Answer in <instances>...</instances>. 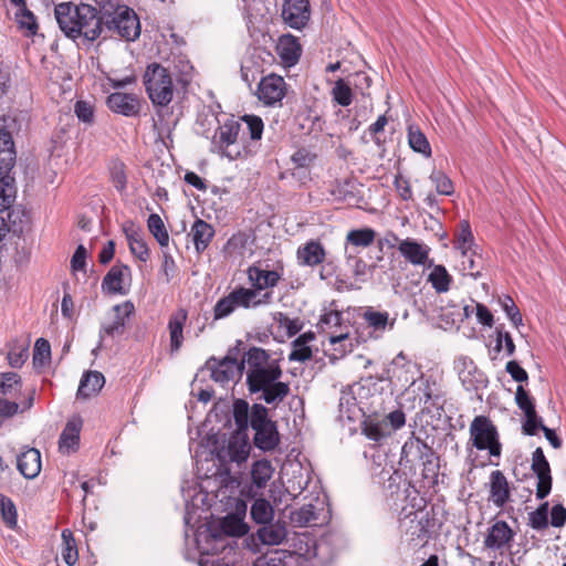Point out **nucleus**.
Instances as JSON below:
<instances>
[{
	"instance_id": "nucleus-36",
	"label": "nucleus",
	"mask_w": 566,
	"mask_h": 566,
	"mask_svg": "<svg viewBox=\"0 0 566 566\" xmlns=\"http://www.w3.org/2000/svg\"><path fill=\"white\" fill-rule=\"evenodd\" d=\"M248 275L256 292L259 290L276 286L281 279V274L277 271L263 270L256 265H252L248 269Z\"/></svg>"
},
{
	"instance_id": "nucleus-43",
	"label": "nucleus",
	"mask_w": 566,
	"mask_h": 566,
	"mask_svg": "<svg viewBox=\"0 0 566 566\" xmlns=\"http://www.w3.org/2000/svg\"><path fill=\"white\" fill-rule=\"evenodd\" d=\"M364 321L368 327L373 328L374 332H385L386 329H392L396 323V317L390 318L388 312L376 311L373 307H367L363 314Z\"/></svg>"
},
{
	"instance_id": "nucleus-18",
	"label": "nucleus",
	"mask_w": 566,
	"mask_h": 566,
	"mask_svg": "<svg viewBox=\"0 0 566 566\" xmlns=\"http://www.w3.org/2000/svg\"><path fill=\"white\" fill-rule=\"evenodd\" d=\"M310 17L308 0H284L282 18L289 27L301 30L307 24Z\"/></svg>"
},
{
	"instance_id": "nucleus-12",
	"label": "nucleus",
	"mask_w": 566,
	"mask_h": 566,
	"mask_svg": "<svg viewBox=\"0 0 566 566\" xmlns=\"http://www.w3.org/2000/svg\"><path fill=\"white\" fill-rule=\"evenodd\" d=\"M531 470L537 476L536 499L544 500L552 491L553 478L549 462L541 447L532 453Z\"/></svg>"
},
{
	"instance_id": "nucleus-44",
	"label": "nucleus",
	"mask_w": 566,
	"mask_h": 566,
	"mask_svg": "<svg viewBox=\"0 0 566 566\" xmlns=\"http://www.w3.org/2000/svg\"><path fill=\"white\" fill-rule=\"evenodd\" d=\"M13 6L19 7L15 12V22L20 30L25 31L27 36H33L39 30V24L34 13L27 8L25 0L22 2H11Z\"/></svg>"
},
{
	"instance_id": "nucleus-1",
	"label": "nucleus",
	"mask_w": 566,
	"mask_h": 566,
	"mask_svg": "<svg viewBox=\"0 0 566 566\" xmlns=\"http://www.w3.org/2000/svg\"><path fill=\"white\" fill-rule=\"evenodd\" d=\"M381 475L386 503L397 514L403 541L413 551L424 547L441 526L434 507L427 509V500L399 470H382Z\"/></svg>"
},
{
	"instance_id": "nucleus-53",
	"label": "nucleus",
	"mask_w": 566,
	"mask_h": 566,
	"mask_svg": "<svg viewBox=\"0 0 566 566\" xmlns=\"http://www.w3.org/2000/svg\"><path fill=\"white\" fill-rule=\"evenodd\" d=\"M476 249L478 247H474L473 249H467V251L461 252L463 270L468 271L474 279L481 276L482 269V256L478 254Z\"/></svg>"
},
{
	"instance_id": "nucleus-27",
	"label": "nucleus",
	"mask_w": 566,
	"mask_h": 566,
	"mask_svg": "<svg viewBox=\"0 0 566 566\" xmlns=\"http://www.w3.org/2000/svg\"><path fill=\"white\" fill-rule=\"evenodd\" d=\"M188 319V312L180 307L175 311L168 321L169 331V350L170 354H176L180 350L184 343V328Z\"/></svg>"
},
{
	"instance_id": "nucleus-54",
	"label": "nucleus",
	"mask_w": 566,
	"mask_h": 566,
	"mask_svg": "<svg viewBox=\"0 0 566 566\" xmlns=\"http://www.w3.org/2000/svg\"><path fill=\"white\" fill-rule=\"evenodd\" d=\"M346 265L350 269L353 275L359 281H364L367 272L376 268L375 264L368 265L361 258L357 256L355 253H352L347 247Z\"/></svg>"
},
{
	"instance_id": "nucleus-11",
	"label": "nucleus",
	"mask_w": 566,
	"mask_h": 566,
	"mask_svg": "<svg viewBox=\"0 0 566 566\" xmlns=\"http://www.w3.org/2000/svg\"><path fill=\"white\" fill-rule=\"evenodd\" d=\"M454 369L467 391L478 392L485 389L489 385L488 376L468 356L458 357L454 360Z\"/></svg>"
},
{
	"instance_id": "nucleus-33",
	"label": "nucleus",
	"mask_w": 566,
	"mask_h": 566,
	"mask_svg": "<svg viewBox=\"0 0 566 566\" xmlns=\"http://www.w3.org/2000/svg\"><path fill=\"white\" fill-rule=\"evenodd\" d=\"M248 526L243 518L237 514H228L218 524L216 530L211 531L213 538L226 536H243L248 533Z\"/></svg>"
},
{
	"instance_id": "nucleus-7",
	"label": "nucleus",
	"mask_w": 566,
	"mask_h": 566,
	"mask_svg": "<svg viewBox=\"0 0 566 566\" xmlns=\"http://www.w3.org/2000/svg\"><path fill=\"white\" fill-rule=\"evenodd\" d=\"M109 17L105 21V30L117 33L126 41H135L140 35V22L136 12L113 0L107 1Z\"/></svg>"
},
{
	"instance_id": "nucleus-31",
	"label": "nucleus",
	"mask_w": 566,
	"mask_h": 566,
	"mask_svg": "<svg viewBox=\"0 0 566 566\" xmlns=\"http://www.w3.org/2000/svg\"><path fill=\"white\" fill-rule=\"evenodd\" d=\"M275 49L282 63L286 66L295 65L302 54L301 44L298 43L297 38L292 34H284L280 36Z\"/></svg>"
},
{
	"instance_id": "nucleus-21",
	"label": "nucleus",
	"mask_w": 566,
	"mask_h": 566,
	"mask_svg": "<svg viewBox=\"0 0 566 566\" xmlns=\"http://www.w3.org/2000/svg\"><path fill=\"white\" fill-rule=\"evenodd\" d=\"M107 107L116 114L135 117L139 115L140 103L135 94L115 92L107 96Z\"/></svg>"
},
{
	"instance_id": "nucleus-3",
	"label": "nucleus",
	"mask_w": 566,
	"mask_h": 566,
	"mask_svg": "<svg viewBox=\"0 0 566 566\" xmlns=\"http://www.w3.org/2000/svg\"><path fill=\"white\" fill-rule=\"evenodd\" d=\"M264 124L260 116L233 115L220 123L211 138V149L229 160L243 159L256 153Z\"/></svg>"
},
{
	"instance_id": "nucleus-14",
	"label": "nucleus",
	"mask_w": 566,
	"mask_h": 566,
	"mask_svg": "<svg viewBox=\"0 0 566 566\" xmlns=\"http://www.w3.org/2000/svg\"><path fill=\"white\" fill-rule=\"evenodd\" d=\"M115 313L114 321L109 324L102 325L99 329V337H117L124 335L127 327V319L135 315L136 308L132 301L127 300L120 304L113 306Z\"/></svg>"
},
{
	"instance_id": "nucleus-42",
	"label": "nucleus",
	"mask_w": 566,
	"mask_h": 566,
	"mask_svg": "<svg viewBox=\"0 0 566 566\" xmlns=\"http://www.w3.org/2000/svg\"><path fill=\"white\" fill-rule=\"evenodd\" d=\"M22 379L14 371L0 373V401H10L21 392Z\"/></svg>"
},
{
	"instance_id": "nucleus-63",
	"label": "nucleus",
	"mask_w": 566,
	"mask_h": 566,
	"mask_svg": "<svg viewBox=\"0 0 566 566\" xmlns=\"http://www.w3.org/2000/svg\"><path fill=\"white\" fill-rule=\"evenodd\" d=\"M421 476L423 480L430 481L433 485L438 483V476L440 471V458L436 452L423 462L420 463Z\"/></svg>"
},
{
	"instance_id": "nucleus-39",
	"label": "nucleus",
	"mask_w": 566,
	"mask_h": 566,
	"mask_svg": "<svg viewBox=\"0 0 566 566\" xmlns=\"http://www.w3.org/2000/svg\"><path fill=\"white\" fill-rule=\"evenodd\" d=\"M315 339V333L312 331L305 332L296 337L292 342V352L289 355V360L291 361H301L304 363L306 360L312 359L313 350L308 346V344Z\"/></svg>"
},
{
	"instance_id": "nucleus-23",
	"label": "nucleus",
	"mask_w": 566,
	"mask_h": 566,
	"mask_svg": "<svg viewBox=\"0 0 566 566\" xmlns=\"http://www.w3.org/2000/svg\"><path fill=\"white\" fill-rule=\"evenodd\" d=\"M287 535V528L284 522H269L260 525L259 528L251 535L250 539L254 543L259 541L263 545H279ZM249 542V538H247Z\"/></svg>"
},
{
	"instance_id": "nucleus-26",
	"label": "nucleus",
	"mask_w": 566,
	"mask_h": 566,
	"mask_svg": "<svg viewBox=\"0 0 566 566\" xmlns=\"http://www.w3.org/2000/svg\"><path fill=\"white\" fill-rule=\"evenodd\" d=\"M296 259L298 265L314 268L325 261L326 250L321 241L312 239L297 248Z\"/></svg>"
},
{
	"instance_id": "nucleus-13",
	"label": "nucleus",
	"mask_w": 566,
	"mask_h": 566,
	"mask_svg": "<svg viewBox=\"0 0 566 566\" xmlns=\"http://www.w3.org/2000/svg\"><path fill=\"white\" fill-rule=\"evenodd\" d=\"M433 453L434 450L432 447L412 433L411 437L405 441L401 448L400 463L412 469L416 464H420L428 458H431Z\"/></svg>"
},
{
	"instance_id": "nucleus-17",
	"label": "nucleus",
	"mask_w": 566,
	"mask_h": 566,
	"mask_svg": "<svg viewBox=\"0 0 566 566\" xmlns=\"http://www.w3.org/2000/svg\"><path fill=\"white\" fill-rule=\"evenodd\" d=\"M286 83L284 78L276 74H269L259 83L258 97L268 105L272 106L282 101L285 95Z\"/></svg>"
},
{
	"instance_id": "nucleus-58",
	"label": "nucleus",
	"mask_w": 566,
	"mask_h": 566,
	"mask_svg": "<svg viewBox=\"0 0 566 566\" xmlns=\"http://www.w3.org/2000/svg\"><path fill=\"white\" fill-rule=\"evenodd\" d=\"M548 502L541 503L539 506L528 514V525L536 531H543L548 527Z\"/></svg>"
},
{
	"instance_id": "nucleus-41",
	"label": "nucleus",
	"mask_w": 566,
	"mask_h": 566,
	"mask_svg": "<svg viewBox=\"0 0 566 566\" xmlns=\"http://www.w3.org/2000/svg\"><path fill=\"white\" fill-rule=\"evenodd\" d=\"M398 250L415 265H426L429 256V250L423 248L415 240L406 239L400 242Z\"/></svg>"
},
{
	"instance_id": "nucleus-59",
	"label": "nucleus",
	"mask_w": 566,
	"mask_h": 566,
	"mask_svg": "<svg viewBox=\"0 0 566 566\" xmlns=\"http://www.w3.org/2000/svg\"><path fill=\"white\" fill-rule=\"evenodd\" d=\"M231 300L233 301L235 307H244L250 308L253 307L254 298L258 295V292L254 289H247L243 286L234 289L229 293Z\"/></svg>"
},
{
	"instance_id": "nucleus-19",
	"label": "nucleus",
	"mask_w": 566,
	"mask_h": 566,
	"mask_svg": "<svg viewBox=\"0 0 566 566\" xmlns=\"http://www.w3.org/2000/svg\"><path fill=\"white\" fill-rule=\"evenodd\" d=\"M250 450L248 432L234 431L230 436L227 447H222L218 455L219 458L228 457L230 461L241 463L248 459Z\"/></svg>"
},
{
	"instance_id": "nucleus-57",
	"label": "nucleus",
	"mask_w": 566,
	"mask_h": 566,
	"mask_svg": "<svg viewBox=\"0 0 566 566\" xmlns=\"http://www.w3.org/2000/svg\"><path fill=\"white\" fill-rule=\"evenodd\" d=\"M474 247L476 245L474 244V237L470 222L468 220H461L459 222V230L455 233V248L463 252L467 251V249H473Z\"/></svg>"
},
{
	"instance_id": "nucleus-25",
	"label": "nucleus",
	"mask_w": 566,
	"mask_h": 566,
	"mask_svg": "<svg viewBox=\"0 0 566 566\" xmlns=\"http://www.w3.org/2000/svg\"><path fill=\"white\" fill-rule=\"evenodd\" d=\"M17 469L25 479H35L42 469L40 451L35 448L24 447L17 455Z\"/></svg>"
},
{
	"instance_id": "nucleus-60",
	"label": "nucleus",
	"mask_w": 566,
	"mask_h": 566,
	"mask_svg": "<svg viewBox=\"0 0 566 566\" xmlns=\"http://www.w3.org/2000/svg\"><path fill=\"white\" fill-rule=\"evenodd\" d=\"M51 360V345L49 340L40 337L35 340L33 348V365L43 367Z\"/></svg>"
},
{
	"instance_id": "nucleus-62",
	"label": "nucleus",
	"mask_w": 566,
	"mask_h": 566,
	"mask_svg": "<svg viewBox=\"0 0 566 566\" xmlns=\"http://www.w3.org/2000/svg\"><path fill=\"white\" fill-rule=\"evenodd\" d=\"M430 180L434 185L436 190L439 195L452 196L454 192V186L452 180L442 171L433 170L430 175Z\"/></svg>"
},
{
	"instance_id": "nucleus-46",
	"label": "nucleus",
	"mask_w": 566,
	"mask_h": 566,
	"mask_svg": "<svg viewBox=\"0 0 566 566\" xmlns=\"http://www.w3.org/2000/svg\"><path fill=\"white\" fill-rule=\"evenodd\" d=\"M273 472L274 469L269 460L262 459L255 461L251 469L252 484L258 489H264L272 478Z\"/></svg>"
},
{
	"instance_id": "nucleus-45",
	"label": "nucleus",
	"mask_w": 566,
	"mask_h": 566,
	"mask_svg": "<svg viewBox=\"0 0 566 566\" xmlns=\"http://www.w3.org/2000/svg\"><path fill=\"white\" fill-rule=\"evenodd\" d=\"M408 143L413 151L419 153L427 158L431 157V146L427 136L422 133L419 126H408Z\"/></svg>"
},
{
	"instance_id": "nucleus-51",
	"label": "nucleus",
	"mask_w": 566,
	"mask_h": 566,
	"mask_svg": "<svg viewBox=\"0 0 566 566\" xmlns=\"http://www.w3.org/2000/svg\"><path fill=\"white\" fill-rule=\"evenodd\" d=\"M147 227L149 232L154 235V238L161 248L168 247L169 234L159 214H149L147 220Z\"/></svg>"
},
{
	"instance_id": "nucleus-24",
	"label": "nucleus",
	"mask_w": 566,
	"mask_h": 566,
	"mask_svg": "<svg viewBox=\"0 0 566 566\" xmlns=\"http://www.w3.org/2000/svg\"><path fill=\"white\" fill-rule=\"evenodd\" d=\"M361 430L363 433L375 442H380L382 439L391 436L388 422L380 417L377 410L371 407V411L363 416Z\"/></svg>"
},
{
	"instance_id": "nucleus-30",
	"label": "nucleus",
	"mask_w": 566,
	"mask_h": 566,
	"mask_svg": "<svg viewBox=\"0 0 566 566\" xmlns=\"http://www.w3.org/2000/svg\"><path fill=\"white\" fill-rule=\"evenodd\" d=\"M81 429V418H75L66 422L59 438V450L62 453L70 454L78 450Z\"/></svg>"
},
{
	"instance_id": "nucleus-16",
	"label": "nucleus",
	"mask_w": 566,
	"mask_h": 566,
	"mask_svg": "<svg viewBox=\"0 0 566 566\" xmlns=\"http://www.w3.org/2000/svg\"><path fill=\"white\" fill-rule=\"evenodd\" d=\"M203 368L210 371L213 381L221 385L240 379L244 373L242 365L229 364L214 356L207 359Z\"/></svg>"
},
{
	"instance_id": "nucleus-4",
	"label": "nucleus",
	"mask_w": 566,
	"mask_h": 566,
	"mask_svg": "<svg viewBox=\"0 0 566 566\" xmlns=\"http://www.w3.org/2000/svg\"><path fill=\"white\" fill-rule=\"evenodd\" d=\"M96 7L72 2L55 6L54 14L61 31L70 39L82 38L87 43L97 40L105 30V21L109 17L106 2H96Z\"/></svg>"
},
{
	"instance_id": "nucleus-22",
	"label": "nucleus",
	"mask_w": 566,
	"mask_h": 566,
	"mask_svg": "<svg viewBox=\"0 0 566 566\" xmlns=\"http://www.w3.org/2000/svg\"><path fill=\"white\" fill-rule=\"evenodd\" d=\"M125 275L130 276V268L116 262L102 280V291L111 295H126L128 290L123 286Z\"/></svg>"
},
{
	"instance_id": "nucleus-6",
	"label": "nucleus",
	"mask_w": 566,
	"mask_h": 566,
	"mask_svg": "<svg viewBox=\"0 0 566 566\" xmlns=\"http://www.w3.org/2000/svg\"><path fill=\"white\" fill-rule=\"evenodd\" d=\"M250 427L254 430L253 444L263 452L273 451L281 442L276 421L269 417V409L262 403L251 407Z\"/></svg>"
},
{
	"instance_id": "nucleus-8",
	"label": "nucleus",
	"mask_w": 566,
	"mask_h": 566,
	"mask_svg": "<svg viewBox=\"0 0 566 566\" xmlns=\"http://www.w3.org/2000/svg\"><path fill=\"white\" fill-rule=\"evenodd\" d=\"M368 389L365 386L356 382L345 387L340 391L339 398V412L345 416L349 421H357L363 416L371 411V407L375 403V399L380 400V397H371L373 400L368 402L367 399Z\"/></svg>"
},
{
	"instance_id": "nucleus-29",
	"label": "nucleus",
	"mask_w": 566,
	"mask_h": 566,
	"mask_svg": "<svg viewBox=\"0 0 566 566\" xmlns=\"http://www.w3.org/2000/svg\"><path fill=\"white\" fill-rule=\"evenodd\" d=\"M490 501L497 507L511 501V489L504 473L500 470L493 471L490 474Z\"/></svg>"
},
{
	"instance_id": "nucleus-52",
	"label": "nucleus",
	"mask_w": 566,
	"mask_h": 566,
	"mask_svg": "<svg viewBox=\"0 0 566 566\" xmlns=\"http://www.w3.org/2000/svg\"><path fill=\"white\" fill-rule=\"evenodd\" d=\"M0 513L6 526L15 530L18 526V511L14 502L7 495L0 493Z\"/></svg>"
},
{
	"instance_id": "nucleus-5",
	"label": "nucleus",
	"mask_w": 566,
	"mask_h": 566,
	"mask_svg": "<svg viewBox=\"0 0 566 566\" xmlns=\"http://www.w3.org/2000/svg\"><path fill=\"white\" fill-rule=\"evenodd\" d=\"M148 98L161 122L172 115L169 104L174 99L175 85L170 72L159 63L147 65L143 76Z\"/></svg>"
},
{
	"instance_id": "nucleus-20",
	"label": "nucleus",
	"mask_w": 566,
	"mask_h": 566,
	"mask_svg": "<svg viewBox=\"0 0 566 566\" xmlns=\"http://www.w3.org/2000/svg\"><path fill=\"white\" fill-rule=\"evenodd\" d=\"M342 319L343 314L338 311L326 312L319 318L318 326L323 331H329L328 339L332 345L343 343L349 337L348 327L343 325Z\"/></svg>"
},
{
	"instance_id": "nucleus-47",
	"label": "nucleus",
	"mask_w": 566,
	"mask_h": 566,
	"mask_svg": "<svg viewBox=\"0 0 566 566\" xmlns=\"http://www.w3.org/2000/svg\"><path fill=\"white\" fill-rule=\"evenodd\" d=\"M17 198L15 179L11 176V171L0 174V209L14 203Z\"/></svg>"
},
{
	"instance_id": "nucleus-34",
	"label": "nucleus",
	"mask_w": 566,
	"mask_h": 566,
	"mask_svg": "<svg viewBox=\"0 0 566 566\" xmlns=\"http://www.w3.org/2000/svg\"><path fill=\"white\" fill-rule=\"evenodd\" d=\"M17 151L12 135L7 129H0V174L11 171L15 165Z\"/></svg>"
},
{
	"instance_id": "nucleus-55",
	"label": "nucleus",
	"mask_w": 566,
	"mask_h": 566,
	"mask_svg": "<svg viewBox=\"0 0 566 566\" xmlns=\"http://www.w3.org/2000/svg\"><path fill=\"white\" fill-rule=\"evenodd\" d=\"M376 237V232L371 228L355 229L347 233L346 242L353 247H369Z\"/></svg>"
},
{
	"instance_id": "nucleus-56",
	"label": "nucleus",
	"mask_w": 566,
	"mask_h": 566,
	"mask_svg": "<svg viewBox=\"0 0 566 566\" xmlns=\"http://www.w3.org/2000/svg\"><path fill=\"white\" fill-rule=\"evenodd\" d=\"M248 234L245 232L239 231L233 233L223 247V253L227 256L233 255H242L247 248L248 243Z\"/></svg>"
},
{
	"instance_id": "nucleus-38",
	"label": "nucleus",
	"mask_w": 566,
	"mask_h": 566,
	"mask_svg": "<svg viewBox=\"0 0 566 566\" xmlns=\"http://www.w3.org/2000/svg\"><path fill=\"white\" fill-rule=\"evenodd\" d=\"M427 266L432 268L427 280L431 284L432 289L439 294L447 293L453 283L452 275L448 272L444 265L433 264L432 260L428 261Z\"/></svg>"
},
{
	"instance_id": "nucleus-35",
	"label": "nucleus",
	"mask_w": 566,
	"mask_h": 566,
	"mask_svg": "<svg viewBox=\"0 0 566 566\" xmlns=\"http://www.w3.org/2000/svg\"><path fill=\"white\" fill-rule=\"evenodd\" d=\"M190 234L197 253H202L212 241L216 230L212 224L202 219H196L191 226Z\"/></svg>"
},
{
	"instance_id": "nucleus-37",
	"label": "nucleus",
	"mask_w": 566,
	"mask_h": 566,
	"mask_svg": "<svg viewBox=\"0 0 566 566\" xmlns=\"http://www.w3.org/2000/svg\"><path fill=\"white\" fill-rule=\"evenodd\" d=\"M104 375L96 370L84 373L77 388L76 398L87 399L97 394L104 386Z\"/></svg>"
},
{
	"instance_id": "nucleus-10",
	"label": "nucleus",
	"mask_w": 566,
	"mask_h": 566,
	"mask_svg": "<svg viewBox=\"0 0 566 566\" xmlns=\"http://www.w3.org/2000/svg\"><path fill=\"white\" fill-rule=\"evenodd\" d=\"M30 224V214L21 205L10 203L0 209V242L8 235L20 238Z\"/></svg>"
},
{
	"instance_id": "nucleus-50",
	"label": "nucleus",
	"mask_w": 566,
	"mask_h": 566,
	"mask_svg": "<svg viewBox=\"0 0 566 566\" xmlns=\"http://www.w3.org/2000/svg\"><path fill=\"white\" fill-rule=\"evenodd\" d=\"M61 536L63 541L62 558L67 566H73L78 559V551L74 535L72 531L65 528L62 531Z\"/></svg>"
},
{
	"instance_id": "nucleus-2",
	"label": "nucleus",
	"mask_w": 566,
	"mask_h": 566,
	"mask_svg": "<svg viewBox=\"0 0 566 566\" xmlns=\"http://www.w3.org/2000/svg\"><path fill=\"white\" fill-rule=\"evenodd\" d=\"M244 343L237 340L221 359L247 368L245 384L250 395L261 394L258 399L277 406L290 395V384L281 381L283 375L280 360L271 358L268 350L252 346L243 352Z\"/></svg>"
},
{
	"instance_id": "nucleus-61",
	"label": "nucleus",
	"mask_w": 566,
	"mask_h": 566,
	"mask_svg": "<svg viewBox=\"0 0 566 566\" xmlns=\"http://www.w3.org/2000/svg\"><path fill=\"white\" fill-rule=\"evenodd\" d=\"M333 99L340 106H349L353 102V92L350 86L343 80L339 78L335 82V86L332 90Z\"/></svg>"
},
{
	"instance_id": "nucleus-64",
	"label": "nucleus",
	"mask_w": 566,
	"mask_h": 566,
	"mask_svg": "<svg viewBox=\"0 0 566 566\" xmlns=\"http://www.w3.org/2000/svg\"><path fill=\"white\" fill-rule=\"evenodd\" d=\"M426 403H430L432 407L442 408L446 399L441 389L437 386L436 381L430 382L426 380L424 388L422 389Z\"/></svg>"
},
{
	"instance_id": "nucleus-40",
	"label": "nucleus",
	"mask_w": 566,
	"mask_h": 566,
	"mask_svg": "<svg viewBox=\"0 0 566 566\" xmlns=\"http://www.w3.org/2000/svg\"><path fill=\"white\" fill-rule=\"evenodd\" d=\"M108 178L114 188L123 193L127 189L128 176H127V166L126 164L118 157H113L108 160L107 164Z\"/></svg>"
},
{
	"instance_id": "nucleus-9",
	"label": "nucleus",
	"mask_w": 566,
	"mask_h": 566,
	"mask_svg": "<svg viewBox=\"0 0 566 566\" xmlns=\"http://www.w3.org/2000/svg\"><path fill=\"white\" fill-rule=\"evenodd\" d=\"M470 440L478 450H488L491 457L500 458L502 443L497 428L486 416H476L470 424Z\"/></svg>"
},
{
	"instance_id": "nucleus-49",
	"label": "nucleus",
	"mask_w": 566,
	"mask_h": 566,
	"mask_svg": "<svg viewBox=\"0 0 566 566\" xmlns=\"http://www.w3.org/2000/svg\"><path fill=\"white\" fill-rule=\"evenodd\" d=\"M250 514L252 520L259 525L272 522L274 518L273 506L265 499H256L251 506Z\"/></svg>"
},
{
	"instance_id": "nucleus-15",
	"label": "nucleus",
	"mask_w": 566,
	"mask_h": 566,
	"mask_svg": "<svg viewBox=\"0 0 566 566\" xmlns=\"http://www.w3.org/2000/svg\"><path fill=\"white\" fill-rule=\"evenodd\" d=\"M310 549L305 553L287 549H271L258 557L253 566H303L304 556H310Z\"/></svg>"
},
{
	"instance_id": "nucleus-28",
	"label": "nucleus",
	"mask_w": 566,
	"mask_h": 566,
	"mask_svg": "<svg viewBox=\"0 0 566 566\" xmlns=\"http://www.w3.org/2000/svg\"><path fill=\"white\" fill-rule=\"evenodd\" d=\"M515 533L505 521H496L484 538L486 548L499 551L513 541Z\"/></svg>"
},
{
	"instance_id": "nucleus-48",
	"label": "nucleus",
	"mask_w": 566,
	"mask_h": 566,
	"mask_svg": "<svg viewBox=\"0 0 566 566\" xmlns=\"http://www.w3.org/2000/svg\"><path fill=\"white\" fill-rule=\"evenodd\" d=\"M232 413L237 424L235 431L248 432L251 418V408L248 401L244 399L234 400Z\"/></svg>"
},
{
	"instance_id": "nucleus-32",
	"label": "nucleus",
	"mask_w": 566,
	"mask_h": 566,
	"mask_svg": "<svg viewBox=\"0 0 566 566\" xmlns=\"http://www.w3.org/2000/svg\"><path fill=\"white\" fill-rule=\"evenodd\" d=\"M332 195L337 201L348 206H358L363 201L359 184L350 178L337 181L332 190Z\"/></svg>"
}]
</instances>
